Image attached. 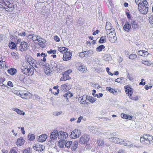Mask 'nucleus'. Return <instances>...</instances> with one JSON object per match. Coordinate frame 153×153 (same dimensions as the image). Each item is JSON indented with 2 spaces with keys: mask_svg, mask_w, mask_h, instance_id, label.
Wrapping results in <instances>:
<instances>
[{
  "mask_svg": "<svg viewBox=\"0 0 153 153\" xmlns=\"http://www.w3.org/2000/svg\"><path fill=\"white\" fill-rule=\"evenodd\" d=\"M146 6H142L140 4L138 6V10L141 13L144 14H146L148 10V3L145 2V3H143Z\"/></svg>",
  "mask_w": 153,
  "mask_h": 153,
  "instance_id": "f257e3e1",
  "label": "nucleus"
},
{
  "mask_svg": "<svg viewBox=\"0 0 153 153\" xmlns=\"http://www.w3.org/2000/svg\"><path fill=\"white\" fill-rule=\"evenodd\" d=\"M109 39L111 43L116 42L117 40V38L116 36V33L114 29H112L110 33H109L108 35Z\"/></svg>",
  "mask_w": 153,
  "mask_h": 153,
  "instance_id": "f03ea898",
  "label": "nucleus"
},
{
  "mask_svg": "<svg viewBox=\"0 0 153 153\" xmlns=\"http://www.w3.org/2000/svg\"><path fill=\"white\" fill-rule=\"evenodd\" d=\"M20 70L21 72L23 74L27 76L32 75L33 73V69L32 68L31 69L29 66L27 67V68H20Z\"/></svg>",
  "mask_w": 153,
  "mask_h": 153,
  "instance_id": "7ed1b4c3",
  "label": "nucleus"
},
{
  "mask_svg": "<svg viewBox=\"0 0 153 153\" xmlns=\"http://www.w3.org/2000/svg\"><path fill=\"white\" fill-rule=\"evenodd\" d=\"M90 136L88 135L84 134L82 136L79 140V143L82 144L87 143L89 141Z\"/></svg>",
  "mask_w": 153,
  "mask_h": 153,
  "instance_id": "20e7f679",
  "label": "nucleus"
},
{
  "mask_svg": "<svg viewBox=\"0 0 153 153\" xmlns=\"http://www.w3.org/2000/svg\"><path fill=\"white\" fill-rule=\"evenodd\" d=\"M2 6L3 7L4 6V8L7 9L6 10L8 12H11L14 8L13 5L11 4L8 0L6 1L5 2V4L2 5Z\"/></svg>",
  "mask_w": 153,
  "mask_h": 153,
  "instance_id": "39448f33",
  "label": "nucleus"
},
{
  "mask_svg": "<svg viewBox=\"0 0 153 153\" xmlns=\"http://www.w3.org/2000/svg\"><path fill=\"white\" fill-rule=\"evenodd\" d=\"M33 148L36 151H38L39 152L44 151L45 149V146L43 145L39 144H34L33 146Z\"/></svg>",
  "mask_w": 153,
  "mask_h": 153,
  "instance_id": "423d86ee",
  "label": "nucleus"
},
{
  "mask_svg": "<svg viewBox=\"0 0 153 153\" xmlns=\"http://www.w3.org/2000/svg\"><path fill=\"white\" fill-rule=\"evenodd\" d=\"M59 132L56 130H53L51 133L50 137L51 140H55L57 137L59 138Z\"/></svg>",
  "mask_w": 153,
  "mask_h": 153,
  "instance_id": "0eeeda50",
  "label": "nucleus"
},
{
  "mask_svg": "<svg viewBox=\"0 0 153 153\" xmlns=\"http://www.w3.org/2000/svg\"><path fill=\"white\" fill-rule=\"evenodd\" d=\"M143 137H144L146 141L145 143L146 144H149L151 141L153 140L152 136L149 134H144L143 135Z\"/></svg>",
  "mask_w": 153,
  "mask_h": 153,
  "instance_id": "6e6552de",
  "label": "nucleus"
},
{
  "mask_svg": "<svg viewBox=\"0 0 153 153\" xmlns=\"http://www.w3.org/2000/svg\"><path fill=\"white\" fill-rule=\"evenodd\" d=\"M28 46L27 43L25 42H21L19 46V48L21 51H26L28 48Z\"/></svg>",
  "mask_w": 153,
  "mask_h": 153,
  "instance_id": "1a4fd4ad",
  "label": "nucleus"
},
{
  "mask_svg": "<svg viewBox=\"0 0 153 153\" xmlns=\"http://www.w3.org/2000/svg\"><path fill=\"white\" fill-rule=\"evenodd\" d=\"M120 144L126 146H129L130 147H136L130 141L127 140H122V141Z\"/></svg>",
  "mask_w": 153,
  "mask_h": 153,
  "instance_id": "9d476101",
  "label": "nucleus"
},
{
  "mask_svg": "<svg viewBox=\"0 0 153 153\" xmlns=\"http://www.w3.org/2000/svg\"><path fill=\"white\" fill-rule=\"evenodd\" d=\"M130 23L132 28L134 30H136L139 27L140 25L138 22L137 21L132 20L131 21Z\"/></svg>",
  "mask_w": 153,
  "mask_h": 153,
  "instance_id": "9b49d317",
  "label": "nucleus"
},
{
  "mask_svg": "<svg viewBox=\"0 0 153 153\" xmlns=\"http://www.w3.org/2000/svg\"><path fill=\"white\" fill-rule=\"evenodd\" d=\"M109 140L111 142L119 144H120L122 139H120L117 137H112L109 138Z\"/></svg>",
  "mask_w": 153,
  "mask_h": 153,
  "instance_id": "f8f14e48",
  "label": "nucleus"
},
{
  "mask_svg": "<svg viewBox=\"0 0 153 153\" xmlns=\"http://www.w3.org/2000/svg\"><path fill=\"white\" fill-rule=\"evenodd\" d=\"M78 69L79 71L83 73H85L87 70L86 66L80 63L78 64Z\"/></svg>",
  "mask_w": 153,
  "mask_h": 153,
  "instance_id": "ddd939ff",
  "label": "nucleus"
},
{
  "mask_svg": "<svg viewBox=\"0 0 153 153\" xmlns=\"http://www.w3.org/2000/svg\"><path fill=\"white\" fill-rule=\"evenodd\" d=\"M68 137V134L66 132L62 131H59V139L61 140L66 139Z\"/></svg>",
  "mask_w": 153,
  "mask_h": 153,
  "instance_id": "4468645a",
  "label": "nucleus"
},
{
  "mask_svg": "<svg viewBox=\"0 0 153 153\" xmlns=\"http://www.w3.org/2000/svg\"><path fill=\"white\" fill-rule=\"evenodd\" d=\"M21 97L26 99H28L30 97V94L28 92H25L24 93L21 92L19 93Z\"/></svg>",
  "mask_w": 153,
  "mask_h": 153,
  "instance_id": "2eb2a0df",
  "label": "nucleus"
},
{
  "mask_svg": "<svg viewBox=\"0 0 153 153\" xmlns=\"http://www.w3.org/2000/svg\"><path fill=\"white\" fill-rule=\"evenodd\" d=\"M47 138L46 134H42L39 137H37V139L39 142H43L45 141Z\"/></svg>",
  "mask_w": 153,
  "mask_h": 153,
  "instance_id": "dca6fc26",
  "label": "nucleus"
},
{
  "mask_svg": "<svg viewBox=\"0 0 153 153\" xmlns=\"http://www.w3.org/2000/svg\"><path fill=\"white\" fill-rule=\"evenodd\" d=\"M72 53L69 52H66L63 55V59L64 61L68 60L71 58Z\"/></svg>",
  "mask_w": 153,
  "mask_h": 153,
  "instance_id": "f3484780",
  "label": "nucleus"
},
{
  "mask_svg": "<svg viewBox=\"0 0 153 153\" xmlns=\"http://www.w3.org/2000/svg\"><path fill=\"white\" fill-rule=\"evenodd\" d=\"M131 28V24L128 22H126L125 24L123 27V29L125 31L127 32L129 31Z\"/></svg>",
  "mask_w": 153,
  "mask_h": 153,
  "instance_id": "a211bd4d",
  "label": "nucleus"
},
{
  "mask_svg": "<svg viewBox=\"0 0 153 153\" xmlns=\"http://www.w3.org/2000/svg\"><path fill=\"white\" fill-rule=\"evenodd\" d=\"M26 59L30 65L32 66L33 62L34 61V59L31 56H27L26 58Z\"/></svg>",
  "mask_w": 153,
  "mask_h": 153,
  "instance_id": "6ab92c4d",
  "label": "nucleus"
},
{
  "mask_svg": "<svg viewBox=\"0 0 153 153\" xmlns=\"http://www.w3.org/2000/svg\"><path fill=\"white\" fill-rule=\"evenodd\" d=\"M24 141L22 137H20L17 139L16 144L18 146H21L24 144Z\"/></svg>",
  "mask_w": 153,
  "mask_h": 153,
  "instance_id": "aec40b11",
  "label": "nucleus"
},
{
  "mask_svg": "<svg viewBox=\"0 0 153 153\" xmlns=\"http://www.w3.org/2000/svg\"><path fill=\"white\" fill-rule=\"evenodd\" d=\"M137 54L142 56H146L148 55L149 53L145 51H138Z\"/></svg>",
  "mask_w": 153,
  "mask_h": 153,
  "instance_id": "412c9836",
  "label": "nucleus"
},
{
  "mask_svg": "<svg viewBox=\"0 0 153 153\" xmlns=\"http://www.w3.org/2000/svg\"><path fill=\"white\" fill-rule=\"evenodd\" d=\"M78 142L76 141H74L72 143L71 146V149L72 151H75L78 147Z\"/></svg>",
  "mask_w": 153,
  "mask_h": 153,
  "instance_id": "4be33fe9",
  "label": "nucleus"
},
{
  "mask_svg": "<svg viewBox=\"0 0 153 153\" xmlns=\"http://www.w3.org/2000/svg\"><path fill=\"white\" fill-rule=\"evenodd\" d=\"M7 71L8 73L11 75H14L17 72L16 69L14 68H11L8 69Z\"/></svg>",
  "mask_w": 153,
  "mask_h": 153,
  "instance_id": "5701e85b",
  "label": "nucleus"
},
{
  "mask_svg": "<svg viewBox=\"0 0 153 153\" xmlns=\"http://www.w3.org/2000/svg\"><path fill=\"white\" fill-rule=\"evenodd\" d=\"M87 96L86 95H84L81 97L79 98V100H80V102L82 104H85V103H88V102H86V100H87L86 97Z\"/></svg>",
  "mask_w": 153,
  "mask_h": 153,
  "instance_id": "b1692460",
  "label": "nucleus"
},
{
  "mask_svg": "<svg viewBox=\"0 0 153 153\" xmlns=\"http://www.w3.org/2000/svg\"><path fill=\"white\" fill-rule=\"evenodd\" d=\"M126 92L128 96H131L133 93L132 89L130 87H127L126 88Z\"/></svg>",
  "mask_w": 153,
  "mask_h": 153,
  "instance_id": "393cba45",
  "label": "nucleus"
},
{
  "mask_svg": "<svg viewBox=\"0 0 153 153\" xmlns=\"http://www.w3.org/2000/svg\"><path fill=\"white\" fill-rule=\"evenodd\" d=\"M111 24L109 22H106V25L105 26V29L106 30H112V29H114L113 28H112Z\"/></svg>",
  "mask_w": 153,
  "mask_h": 153,
  "instance_id": "a878e982",
  "label": "nucleus"
},
{
  "mask_svg": "<svg viewBox=\"0 0 153 153\" xmlns=\"http://www.w3.org/2000/svg\"><path fill=\"white\" fill-rule=\"evenodd\" d=\"M86 99L87 100L89 101L90 102L92 103L94 102L97 99L96 98H94V97L92 96H87V97Z\"/></svg>",
  "mask_w": 153,
  "mask_h": 153,
  "instance_id": "bb28decb",
  "label": "nucleus"
},
{
  "mask_svg": "<svg viewBox=\"0 0 153 153\" xmlns=\"http://www.w3.org/2000/svg\"><path fill=\"white\" fill-rule=\"evenodd\" d=\"M39 60L36 61L34 59V61L33 62V64L32 67H34L36 68H39Z\"/></svg>",
  "mask_w": 153,
  "mask_h": 153,
  "instance_id": "cd10ccee",
  "label": "nucleus"
},
{
  "mask_svg": "<svg viewBox=\"0 0 153 153\" xmlns=\"http://www.w3.org/2000/svg\"><path fill=\"white\" fill-rule=\"evenodd\" d=\"M13 110L16 111L18 114L20 115H24L25 114V112H23L22 111L20 110L19 109H18L16 108H13Z\"/></svg>",
  "mask_w": 153,
  "mask_h": 153,
  "instance_id": "c85d7f7f",
  "label": "nucleus"
},
{
  "mask_svg": "<svg viewBox=\"0 0 153 153\" xmlns=\"http://www.w3.org/2000/svg\"><path fill=\"white\" fill-rule=\"evenodd\" d=\"M74 132L75 133L76 138L78 137L81 135V132L80 130L77 129H75L74 130Z\"/></svg>",
  "mask_w": 153,
  "mask_h": 153,
  "instance_id": "c756f323",
  "label": "nucleus"
},
{
  "mask_svg": "<svg viewBox=\"0 0 153 153\" xmlns=\"http://www.w3.org/2000/svg\"><path fill=\"white\" fill-rule=\"evenodd\" d=\"M99 42L100 43H102L106 42V36H102L99 40Z\"/></svg>",
  "mask_w": 153,
  "mask_h": 153,
  "instance_id": "7c9ffc66",
  "label": "nucleus"
},
{
  "mask_svg": "<svg viewBox=\"0 0 153 153\" xmlns=\"http://www.w3.org/2000/svg\"><path fill=\"white\" fill-rule=\"evenodd\" d=\"M105 48V47L103 45H101L97 47L96 48V51L98 52H100Z\"/></svg>",
  "mask_w": 153,
  "mask_h": 153,
  "instance_id": "2f4dec72",
  "label": "nucleus"
},
{
  "mask_svg": "<svg viewBox=\"0 0 153 153\" xmlns=\"http://www.w3.org/2000/svg\"><path fill=\"white\" fill-rule=\"evenodd\" d=\"M135 1L137 4L138 5V6H139L140 4L142 5V3H141L142 1H143L144 4L145 3V2H148L146 0H135Z\"/></svg>",
  "mask_w": 153,
  "mask_h": 153,
  "instance_id": "473e14b6",
  "label": "nucleus"
},
{
  "mask_svg": "<svg viewBox=\"0 0 153 153\" xmlns=\"http://www.w3.org/2000/svg\"><path fill=\"white\" fill-rule=\"evenodd\" d=\"M25 77L24 75L20 74L18 76V79L20 81L23 82Z\"/></svg>",
  "mask_w": 153,
  "mask_h": 153,
  "instance_id": "72a5a7b5",
  "label": "nucleus"
},
{
  "mask_svg": "<svg viewBox=\"0 0 153 153\" xmlns=\"http://www.w3.org/2000/svg\"><path fill=\"white\" fill-rule=\"evenodd\" d=\"M30 35L32 36V38L33 41H37L36 39H39V38L40 37V36H39L33 34H31Z\"/></svg>",
  "mask_w": 153,
  "mask_h": 153,
  "instance_id": "f704fd0d",
  "label": "nucleus"
},
{
  "mask_svg": "<svg viewBox=\"0 0 153 153\" xmlns=\"http://www.w3.org/2000/svg\"><path fill=\"white\" fill-rule=\"evenodd\" d=\"M97 143L99 146H102L104 144V141L103 140L99 139L97 140Z\"/></svg>",
  "mask_w": 153,
  "mask_h": 153,
  "instance_id": "c9c22d12",
  "label": "nucleus"
},
{
  "mask_svg": "<svg viewBox=\"0 0 153 153\" xmlns=\"http://www.w3.org/2000/svg\"><path fill=\"white\" fill-rule=\"evenodd\" d=\"M9 47L11 49H15L16 47L15 44L13 42H11L9 44Z\"/></svg>",
  "mask_w": 153,
  "mask_h": 153,
  "instance_id": "e433bc0d",
  "label": "nucleus"
},
{
  "mask_svg": "<svg viewBox=\"0 0 153 153\" xmlns=\"http://www.w3.org/2000/svg\"><path fill=\"white\" fill-rule=\"evenodd\" d=\"M65 143V146L66 147L68 148H70L72 143V141H68L67 142H66Z\"/></svg>",
  "mask_w": 153,
  "mask_h": 153,
  "instance_id": "4c0bfd02",
  "label": "nucleus"
},
{
  "mask_svg": "<svg viewBox=\"0 0 153 153\" xmlns=\"http://www.w3.org/2000/svg\"><path fill=\"white\" fill-rule=\"evenodd\" d=\"M141 63L142 64L147 66H150L151 65L149 62L147 60H142L141 61Z\"/></svg>",
  "mask_w": 153,
  "mask_h": 153,
  "instance_id": "58836bf2",
  "label": "nucleus"
},
{
  "mask_svg": "<svg viewBox=\"0 0 153 153\" xmlns=\"http://www.w3.org/2000/svg\"><path fill=\"white\" fill-rule=\"evenodd\" d=\"M71 78L69 75L63 74V80L65 81L67 79H70Z\"/></svg>",
  "mask_w": 153,
  "mask_h": 153,
  "instance_id": "ea45409f",
  "label": "nucleus"
},
{
  "mask_svg": "<svg viewBox=\"0 0 153 153\" xmlns=\"http://www.w3.org/2000/svg\"><path fill=\"white\" fill-rule=\"evenodd\" d=\"M123 79V78L121 77L120 78H118L116 79L115 82L120 83H123V81L122 80Z\"/></svg>",
  "mask_w": 153,
  "mask_h": 153,
  "instance_id": "a19ab883",
  "label": "nucleus"
},
{
  "mask_svg": "<svg viewBox=\"0 0 153 153\" xmlns=\"http://www.w3.org/2000/svg\"><path fill=\"white\" fill-rule=\"evenodd\" d=\"M66 141L64 140H62L61 142H59V146L61 148H63L65 145V143H66Z\"/></svg>",
  "mask_w": 153,
  "mask_h": 153,
  "instance_id": "79ce46f5",
  "label": "nucleus"
},
{
  "mask_svg": "<svg viewBox=\"0 0 153 153\" xmlns=\"http://www.w3.org/2000/svg\"><path fill=\"white\" fill-rule=\"evenodd\" d=\"M28 64L26 62H24L22 64V66L20 67V68H27Z\"/></svg>",
  "mask_w": 153,
  "mask_h": 153,
  "instance_id": "37998d69",
  "label": "nucleus"
},
{
  "mask_svg": "<svg viewBox=\"0 0 153 153\" xmlns=\"http://www.w3.org/2000/svg\"><path fill=\"white\" fill-rule=\"evenodd\" d=\"M70 137L71 138H76L75 133L74 132V130H73L71 133V134L70 135Z\"/></svg>",
  "mask_w": 153,
  "mask_h": 153,
  "instance_id": "c03bdc74",
  "label": "nucleus"
},
{
  "mask_svg": "<svg viewBox=\"0 0 153 153\" xmlns=\"http://www.w3.org/2000/svg\"><path fill=\"white\" fill-rule=\"evenodd\" d=\"M36 40H37V41L40 43H45L46 42L44 39L41 38H40V37L39 38V39H36Z\"/></svg>",
  "mask_w": 153,
  "mask_h": 153,
  "instance_id": "a18cd8bd",
  "label": "nucleus"
},
{
  "mask_svg": "<svg viewBox=\"0 0 153 153\" xmlns=\"http://www.w3.org/2000/svg\"><path fill=\"white\" fill-rule=\"evenodd\" d=\"M137 55L135 54H130L129 56V58L133 60L137 58Z\"/></svg>",
  "mask_w": 153,
  "mask_h": 153,
  "instance_id": "49530a36",
  "label": "nucleus"
},
{
  "mask_svg": "<svg viewBox=\"0 0 153 153\" xmlns=\"http://www.w3.org/2000/svg\"><path fill=\"white\" fill-rule=\"evenodd\" d=\"M106 90L112 93H114V92L115 91L114 89L109 87H106Z\"/></svg>",
  "mask_w": 153,
  "mask_h": 153,
  "instance_id": "de8ad7c7",
  "label": "nucleus"
},
{
  "mask_svg": "<svg viewBox=\"0 0 153 153\" xmlns=\"http://www.w3.org/2000/svg\"><path fill=\"white\" fill-rule=\"evenodd\" d=\"M23 153H31V151L29 148H28L23 151Z\"/></svg>",
  "mask_w": 153,
  "mask_h": 153,
  "instance_id": "09e8293b",
  "label": "nucleus"
},
{
  "mask_svg": "<svg viewBox=\"0 0 153 153\" xmlns=\"http://www.w3.org/2000/svg\"><path fill=\"white\" fill-rule=\"evenodd\" d=\"M28 137L30 140H33L35 139V136L33 134L28 135Z\"/></svg>",
  "mask_w": 153,
  "mask_h": 153,
  "instance_id": "8fccbe9b",
  "label": "nucleus"
},
{
  "mask_svg": "<svg viewBox=\"0 0 153 153\" xmlns=\"http://www.w3.org/2000/svg\"><path fill=\"white\" fill-rule=\"evenodd\" d=\"M94 53V52L91 50H90L87 51V56H90L92 54Z\"/></svg>",
  "mask_w": 153,
  "mask_h": 153,
  "instance_id": "3c124183",
  "label": "nucleus"
},
{
  "mask_svg": "<svg viewBox=\"0 0 153 153\" xmlns=\"http://www.w3.org/2000/svg\"><path fill=\"white\" fill-rule=\"evenodd\" d=\"M65 49L64 47H59L58 48V50L60 52H61L62 53H64V50Z\"/></svg>",
  "mask_w": 153,
  "mask_h": 153,
  "instance_id": "603ef678",
  "label": "nucleus"
},
{
  "mask_svg": "<svg viewBox=\"0 0 153 153\" xmlns=\"http://www.w3.org/2000/svg\"><path fill=\"white\" fill-rule=\"evenodd\" d=\"M127 115L125 114L122 113L121 114V117L122 118L126 119H127Z\"/></svg>",
  "mask_w": 153,
  "mask_h": 153,
  "instance_id": "864d4df0",
  "label": "nucleus"
},
{
  "mask_svg": "<svg viewBox=\"0 0 153 153\" xmlns=\"http://www.w3.org/2000/svg\"><path fill=\"white\" fill-rule=\"evenodd\" d=\"M88 129L90 131H92L94 130L95 131V128H94L93 126H89L88 127Z\"/></svg>",
  "mask_w": 153,
  "mask_h": 153,
  "instance_id": "5fc2aeb1",
  "label": "nucleus"
},
{
  "mask_svg": "<svg viewBox=\"0 0 153 153\" xmlns=\"http://www.w3.org/2000/svg\"><path fill=\"white\" fill-rule=\"evenodd\" d=\"M39 67L41 66H44L45 65V63L44 62H42V60H39Z\"/></svg>",
  "mask_w": 153,
  "mask_h": 153,
  "instance_id": "6e6d98bb",
  "label": "nucleus"
},
{
  "mask_svg": "<svg viewBox=\"0 0 153 153\" xmlns=\"http://www.w3.org/2000/svg\"><path fill=\"white\" fill-rule=\"evenodd\" d=\"M149 21L151 24H153V17L151 16L149 18Z\"/></svg>",
  "mask_w": 153,
  "mask_h": 153,
  "instance_id": "4d7b16f0",
  "label": "nucleus"
},
{
  "mask_svg": "<svg viewBox=\"0 0 153 153\" xmlns=\"http://www.w3.org/2000/svg\"><path fill=\"white\" fill-rule=\"evenodd\" d=\"M104 59L106 61H109L111 59V58L110 57H108V55H105L104 57Z\"/></svg>",
  "mask_w": 153,
  "mask_h": 153,
  "instance_id": "13d9d810",
  "label": "nucleus"
},
{
  "mask_svg": "<svg viewBox=\"0 0 153 153\" xmlns=\"http://www.w3.org/2000/svg\"><path fill=\"white\" fill-rule=\"evenodd\" d=\"M72 72V71L71 70H68L67 71H65L64 73H63L64 74H68V75L69 74H70Z\"/></svg>",
  "mask_w": 153,
  "mask_h": 153,
  "instance_id": "bf43d9fd",
  "label": "nucleus"
},
{
  "mask_svg": "<svg viewBox=\"0 0 153 153\" xmlns=\"http://www.w3.org/2000/svg\"><path fill=\"white\" fill-rule=\"evenodd\" d=\"M47 55L45 54V55L42 56V58H40L41 59L40 60H42L44 62H45L46 61V59L45 58V57Z\"/></svg>",
  "mask_w": 153,
  "mask_h": 153,
  "instance_id": "052dcab7",
  "label": "nucleus"
},
{
  "mask_svg": "<svg viewBox=\"0 0 153 153\" xmlns=\"http://www.w3.org/2000/svg\"><path fill=\"white\" fill-rule=\"evenodd\" d=\"M102 130L101 129H97V130H95V132L96 134H99L101 132Z\"/></svg>",
  "mask_w": 153,
  "mask_h": 153,
  "instance_id": "680f3d73",
  "label": "nucleus"
},
{
  "mask_svg": "<svg viewBox=\"0 0 153 153\" xmlns=\"http://www.w3.org/2000/svg\"><path fill=\"white\" fill-rule=\"evenodd\" d=\"M47 52L48 53L51 54L52 53H53V54H55L56 52V51L55 50H51L50 51H48Z\"/></svg>",
  "mask_w": 153,
  "mask_h": 153,
  "instance_id": "e2e57ef3",
  "label": "nucleus"
},
{
  "mask_svg": "<svg viewBox=\"0 0 153 153\" xmlns=\"http://www.w3.org/2000/svg\"><path fill=\"white\" fill-rule=\"evenodd\" d=\"M131 99L135 101H137L139 99L138 97L137 96H135L134 97H132Z\"/></svg>",
  "mask_w": 153,
  "mask_h": 153,
  "instance_id": "0e129e2a",
  "label": "nucleus"
},
{
  "mask_svg": "<svg viewBox=\"0 0 153 153\" xmlns=\"http://www.w3.org/2000/svg\"><path fill=\"white\" fill-rule=\"evenodd\" d=\"M45 55V53H42L41 54H40V53H37V56L38 57L40 56V58H42V56Z\"/></svg>",
  "mask_w": 153,
  "mask_h": 153,
  "instance_id": "69168bd1",
  "label": "nucleus"
},
{
  "mask_svg": "<svg viewBox=\"0 0 153 153\" xmlns=\"http://www.w3.org/2000/svg\"><path fill=\"white\" fill-rule=\"evenodd\" d=\"M54 39L57 42H59L60 41L59 38L57 36H55L54 37Z\"/></svg>",
  "mask_w": 153,
  "mask_h": 153,
  "instance_id": "338daca9",
  "label": "nucleus"
},
{
  "mask_svg": "<svg viewBox=\"0 0 153 153\" xmlns=\"http://www.w3.org/2000/svg\"><path fill=\"white\" fill-rule=\"evenodd\" d=\"M4 64L3 63V61H0V68L3 67L4 66Z\"/></svg>",
  "mask_w": 153,
  "mask_h": 153,
  "instance_id": "774afa93",
  "label": "nucleus"
}]
</instances>
